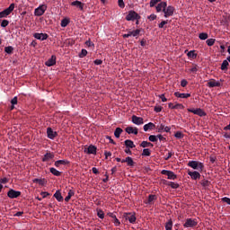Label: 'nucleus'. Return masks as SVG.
I'll return each instance as SVG.
<instances>
[{"label":"nucleus","mask_w":230,"mask_h":230,"mask_svg":"<svg viewBox=\"0 0 230 230\" xmlns=\"http://www.w3.org/2000/svg\"><path fill=\"white\" fill-rule=\"evenodd\" d=\"M207 45L211 47V46H214L215 45V42H216V40L215 39H208L207 40Z\"/></svg>","instance_id":"nucleus-47"},{"label":"nucleus","mask_w":230,"mask_h":230,"mask_svg":"<svg viewBox=\"0 0 230 230\" xmlns=\"http://www.w3.org/2000/svg\"><path fill=\"white\" fill-rule=\"evenodd\" d=\"M141 35V29H136V30H128V33L123 34V39H128L129 37H135V39H137Z\"/></svg>","instance_id":"nucleus-2"},{"label":"nucleus","mask_w":230,"mask_h":230,"mask_svg":"<svg viewBox=\"0 0 230 230\" xmlns=\"http://www.w3.org/2000/svg\"><path fill=\"white\" fill-rule=\"evenodd\" d=\"M40 195H41L42 199H46V197H49L50 194L49 192L42 191L40 193Z\"/></svg>","instance_id":"nucleus-58"},{"label":"nucleus","mask_w":230,"mask_h":230,"mask_svg":"<svg viewBox=\"0 0 230 230\" xmlns=\"http://www.w3.org/2000/svg\"><path fill=\"white\" fill-rule=\"evenodd\" d=\"M201 186H203V188H208L209 184H211V181H208V180H203L200 182Z\"/></svg>","instance_id":"nucleus-40"},{"label":"nucleus","mask_w":230,"mask_h":230,"mask_svg":"<svg viewBox=\"0 0 230 230\" xmlns=\"http://www.w3.org/2000/svg\"><path fill=\"white\" fill-rule=\"evenodd\" d=\"M7 197L9 199H18V197H21V191L11 189L7 192Z\"/></svg>","instance_id":"nucleus-10"},{"label":"nucleus","mask_w":230,"mask_h":230,"mask_svg":"<svg viewBox=\"0 0 230 230\" xmlns=\"http://www.w3.org/2000/svg\"><path fill=\"white\" fill-rule=\"evenodd\" d=\"M71 6H76V8H79L80 10H84V3L78 0L72 2Z\"/></svg>","instance_id":"nucleus-24"},{"label":"nucleus","mask_w":230,"mask_h":230,"mask_svg":"<svg viewBox=\"0 0 230 230\" xmlns=\"http://www.w3.org/2000/svg\"><path fill=\"white\" fill-rule=\"evenodd\" d=\"M121 163H127L128 166H131V167L136 164V163L130 156L126 157V159H122Z\"/></svg>","instance_id":"nucleus-22"},{"label":"nucleus","mask_w":230,"mask_h":230,"mask_svg":"<svg viewBox=\"0 0 230 230\" xmlns=\"http://www.w3.org/2000/svg\"><path fill=\"white\" fill-rule=\"evenodd\" d=\"M46 10H48V5L41 4L34 10V15L36 17H41L43 13H46Z\"/></svg>","instance_id":"nucleus-5"},{"label":"nucleus","mask_w":230,"mask_h":230,"mask_svg":"<svg viewBox=\"0 0 230 230\" xmlns=\"http://www.w3.org/2000/svg\"><path fill=\"white\" fill-rule=\"evenodd\" d=\"M222 202H226V204H228L230 206V199L227 197L221 199Z\"/></svg>","instance_id":"nucleus-54"},{"label":"nucleus","mask_w":230,"mask_h":230,"mask_svg":"<svg viewBox=\"0 0 230 230\" xmlns=\"http://www.w3.org/2000/svg\"><path fill=\"white\" fill-rule=\"evenodd\" d=\"M155 128V124L149 122L146 125H144V130L145 132H148V130H154Z\"/></svg>","instance_id":"nucleus-23"},{"label":"nucleus","mask_w":230,"mask_h":230,"mask_svg":"<svg viewBox=\"0 0 230 230\" xmlns=\"http://www.w3.org/2000/svg\"><path fill=\"white\" fill-rule=\"evenodd\" d=\"M173 12H175V7L169 5L164 7V17L167 19V17H172L173 15Z\"/></svg>","instance_id":"nucleus-8"},{"label":"nucleus","mask_w":230,"mask_h":230,"mask_svg":"<svg viewBox=\"0 0 230 230\" xmlns=\"http://www.w3.org/2000/svg\"><path fill=\"white\" fill-rule=\"evenodd\" d=\"M140 146L142 148H153L154 144H152L151 142H148V141H143V142H141Z\"/></svg>","instance_id":"nucleus-27"},{"label":"nucleus","mask_w":230,"mask_h":230,"mask_svg":"<svg viewBox=\"0 0 230 230\" xmlns=\"http://www.w3.org/2000/svg\"><path fill=\"white\" fill-rule=\"evenodd\" d=\"M125 146H127V148H136V145H134V141L130 140V139H127L125 140Z\"/></svg>","instance_id":"nucleus-29"},{"label":"nucleus","mask_w":230,"mask_h":230,"mask_svg":"<svg viewBox=\"0 0 230 230\" xmlns=\"http://www.w3.org/2000/svg\"><path fill=\"white\" fill-rule=\"evenodd\" d=\"M174 96H176V98H190L191 96L190 93H181L179 92H175L174 93Z\"/></svg>","instance_id":"nucleus-26"},{"label":"nucleus","mask_w":230,"mask_h":230,"mask_svg":"<svg viewBox=\"0 0 230 230\" xmlns=\"http://www.w3.org/2000/svg\"><path fill=\"white\" fill-rule=\"evenodd\" d=\"M222 85L220 82L215 80V79H210L208 83V87L213 88V87H220Z\"/></svg>","instance_id":"nucleus-18"},{"label":"nucleus","mask_w":230,"mask_h":230,"mask_svg":"<svg viewBox=\"0 0 230 230\" xmlns=\"http://www.w3.org/2000/svg\"><path fill=\"white\" fill-rule=\"evenodd\" d=\"M208 33L206 32H201L199 35V39H200V40H206L208 39Z\"/></svg>","instance_id":"nucleus-41"},{"label":"nucleus","mask_w":230,"mask_h":230,"mask_svg":"<svg viewBox=\"0 0 230 230\" xmlns=\"http://www.w3.org/2000/svg\"><path fill=\"white\" fill-rule=\"evenodd\" d=\"M167 23H168V20L162 21V22L158 24V28L163 29V28H164V26H166Z\"/></svg>","instance_id":"nucleus-50"},{"label":"nucleus","mask_w":230,"mask_h":230,"mask_svg":"<svg viewBox=\"0 0 230 230\" xmlns=\"http://www.w3.org/2000/svg\"><path fill=\"white\" fill-rule=\"evenodd\" d=\"M96 146H93V145H90L89 146H88V148H85L84 149V153L85 154H89V155H91V154H93V155H96Z\"/></svg>","instance_id":"nucleus-21"},{"label":"nucleus","mask_w":230,"mask_h":230,"mask_svg":"<svg viewBox=\"0 0 230 230\" xmlns=\"http://www.w3.org/2000/svg\"><path fill=\"white\" fill-rule=\"evenodd\" d=\"M54 158H55V154L51 152H47L41 158V161L42 163H48V161H51Z\"/></svg>","instance_id":"nucleus-12"},{"label":"nucleus","mask_w":230,"mask_h":230,"mask_svg":"<svg viewBox=\"0 0 230 230\" xmlns=\"http://www.w3.org/2000/svg\"><path fill=\"white\" fill-rule=\"evenodd\" d=\"M12 105H17V97H14L11 100Z\"/></svg>","instance_id":"nucleus-64"},{"label":"nucleus","mask_w":230,"mask_h":230,"mask_svg":"<svg viewBox=\"0 0 230 230\" xmlns=\"http://www.w3.org/2000/svg\"><path fill=\"white\" fill-rule=\"evenodd\" d=\"M229 66V61L225 59L221 64V71H227V67Z\"/></svg>","instance_id":"nucleus-31"},{"label":"nucleus","mask_w":230,"mask_h":230,"mask_svg":"<svg viewBox=\"0 0 230 230\" xmlns=\"http://www.w3.org/2000/svg\"><path fill=\"white\" fill-rule=\"evenodd\" d=\"M112 222L116 227H119L121 226V222H119V219L115 216V218L112 219Z\"/></svg>","instance_id":"nucleus-42"},{"label":"nucleus","mask_w":230,"mask_h":230,"mask_svg":"<svg viewBox=\"0 0 230 230\" xmlns=\"http://www.w3.org/2000/svg\"><path fill=\"white\" fill-rule=\"evenodd\" d=\"M167 186L172 188V190H177L179 188V183H175L173 181H168Z\"/></svg>","instance_id":"nucleus-39"},{"label":"nucleus","mask_w":230,"mask_h":230,"mask_svg":"<svg viewBox=\"0 0 230 230\" xmlns=\"http://www.w3.org/2000/svg\"><path fill=\"white\" fill-rule=\"evenodd\" d=\"M147 19H149V21H155V19H157V15L151 14L147 17Z\"/></svg>","instance_id":"nucleus-57"},{"label":"nucleus","mask_w":230,"mask_h":230,"mask_svg":"<svg viewBox=\"0 0 230 230\" xmlns=\"http://www.w3.org/2000/svg\"><path fill=\"white\" fill-rule=\"evenodd\" d=\"M156 137L160 141H166V137H163V135H157Z\"/></svg>","instance_id":"nucleus-62"},{"label":"nucleus","mask_w":230,"mask_h":230,"mask_svg":"<svg viewBox=\"0 0 230 230\" xmlns=\"http://www.w3.org/2000/svg\"><path fill=\"white\" fill-rule=\"evenodd\" d=\"M188 175H190V177L192 179V181H197L199 179H200V172H197V171H189L188 172Z\"/></svg>","instance_id":"nucleus-16"},{"label":"nucleus","mask_w":230,"mask_h":230,"mask_svg":"<svg viewBox=\"0 0 230 230\" xmlns=\"http://www.w3.org/2000/svg\"><path fill=\"white\" fill-rule=\"evenodd\" d=\"M14 9H15V4H11L8 8L0 12V19H4V17H8V15H10V13H12Z\"/></svg>","instance_id":"nucleus-3"},{"label":"nucleus","mask_w":230,"mask_h":230,"mask_svg":"<svg viewBox=\"0 0 230 230\" xmlns=\"http://www.w3.org/2000/svg\"><path fill=\"white\" fill-rule=\"evenodd\" d=\"M119 8H125V2H123V0H119Z\"/></svg>","instance_id":"nucleus-61"},{"label":"nucleus","mask_w":230,"mask_h":230,"mask_svg":"<svg viewBox=\"0 0 230 230\" xmlns=\"http://www.w3.org/2000/svg\"><path fill=\"white\" fill-rule=\"evenodd\" d=\"M10 24V22L8 20H3L1 22L2 28H6Z\"/></svg>","instance_id":"nucleus-51"},{"label":"nucleus","mask_w":230,"mask_h":230,"mask_svg":"<svg viewBox=\"0 0 230 230\" xmlns=\"http://www.w3.org/2000/svg\"><path fill=\"white\" fill-rule=\"evenodd\" d=\"M188 166L193 170H198V172H203L204 170V164L199 161H189Z\"/></svg>","instance_id":"nucleus-1"},{"label":"nucleus","mask_w":230,"mask_h":230,"mask_svg":"<svg viewBox=\"0 0 230 230\" xmlns=\"http://www.w3.org/2000/svg\"><path fill=\"white\" fill-rule=\"evenodd\" d=\"M97 217H98L99 218H102V219L105 218V213H103V210L99 209V210L97 211Z\"/></svg>","instance_id":"nucleus-44"},{"label":"nucleus","mask_w":230,"mask_h":230,"mask_svg":"<svg viewBox=\"0 0 230 230\" xmlns=\"http://www.w3.org/2000/svg\"><path fill=\"white\" fill-rule=\"evenodd\" d=\"M139 19H141V16L136 11H129L126 16V21H137Z\"/></svg>","instance_id":"nucleus-6"},{"label":"nucleus","mask_w":230,"mask_h":230,"mask_svg":"<svg viewBox=\"0 0 230 230\" xmlns=\"http://www.w3.org/2000/svg\"><path fill=\"white\" fill-rule=\"evenodd\" d=\"M8 182V178H1L0 184H6Z\"/></svg>","instance_id":"nucleus-59"},{"label":"nucleus","mask_w":230,"mask_h":230,"mask_svg":"<svg viewBox=\"0 0 230 230\" xmlns=\"http://www.w3.org/2000/svg\"><path fill=\"white\" fill-rule=\"evenodd\" d=\"M161 173L162 175H166L167 179H169L170 181H175V179H177V174H174L172 171L163 170Z\"/></svg>","instance_id":"nucleus-9"},{"label":"nucleus","mask_w":230,"mask_h":230,"mask_svg":"<svg viewBox=\"0 0 230 230\" xmlns=\"http://www.w3.org/2000/svg\"><path fill=\"white\" fill-rule=\"evenodd\" d=\"M75 196V190H70L68 191L67 196L65 198V202H69V200H71V197Z\"/></svg>","instance_id":"nucleus-33"},{"label":"nucleus","mask_w":230,"mask_h":230,"mask_svg":"<svg viewBox=\"0 0 230 230\" xmlns=\"http://www.w3.org/2000/svg\"><path fill=\"white\" fill-rule=\"evenodd\" d=\"M123 132V129L121 128H117L114 131L115 137L119 138V136H121V133Z\"/></svg>","instance_id":"nucleus-37"},{"label":"nucleus","mask_w":230,"mask_h":230,"mask_svg":"<svg viewBox=\"0 0 230 230\" xmlns=\"http://www.w3.org/2000/svg\"><path fill=\"white\" fill-rule=\"evenodd\" d=\"M50 173L52 175H55L56 177H60L62 175V172H60L58 170H57L55 167H51L49 169Z\"/></svg>","instance_id":"nucleus-28"},{"label":"nucleus","mask_w":230,"mask_h":230,"mask_svg":"<svg viewBox=\"0 0 230 230\" xmlns=\"http://www.w3.org/2000/svg\"><path fill=\"white\" fill-rule=\"evenodd\" d=\"M173 152H168V155L166 156H164V160L168 161L169 159L172 158V155H173Z\"/></svg>","instance_id":"nucleus-53"},{"label":"nucleus","mask_w":230,"mask_h":230,"mask_svg":"<svg viewBox=\"0 0 230 230\" xmlns=\"http://www.w3.org/2000/svg\"><path fill=\"white\" fill-rule=\"evenodd\" d=\"M60 164H69V161H67V160H58L54 164L56 168H58L60 166Z\"/></svg>","instance_id":"nucleus-30"},{"label":"nucleus","mask_w":230,"mask_h":230,"mask_svg":"<svg viewBox=\"0 0 230 230\" xmlns=\"http://www.w3.org/2000/svg\"><path fill=\"white\" fill-rule=\"evenodd\" d=\"M47 136H48L49 139H55V137H57V136H58V133H57V131H53V128H47Z\"/></svg>","instance_id":"nucleus-15"},{"label":"nucleus","mask_w":230,"mask_h":230,"mask_svg":"<svg viewBox=\"0 0 230 230\" xmlns=\"http://www.w3.org/2000/svg\"><path fill=\"white\" fill-rule=\"evenodd\" d=\"M154 111H155V112H161V111H163V107L155 106Z\"/></svg>","instance_id":"nucleus-56"},{"label":"nucleus","mask_w":230,"mask_h":230,"mask_svg":"<svg viewBox=\"0 0 230 230\" xmlns=\"http://www.w3.org/2000/svg\"><path fill=\"white\" fill-rule=\"evenodd\" d=\"M125 130H126L127 134H134L135 136H137V134H138L137 128H133V127L129 126V127H127L125 128Z\"/></svg>","instance_id":"nucleus-20"},{"label":"nucleus","mask_w":230,"mask_h":230,"mask_svg":"<svg viewBox=\"0 0 230 230\" xmlns=\"http://www.w3.org/2000/svg\"><path fill=\"white\" fill-rule=\"evenodd\" d=\"M34 39H37L38 40H48V38L49 37L47 33H39L36 32L33 34Z\"/></svg>","instance_id":"nucleus-13"},{"label":"nucleus","mask_w":230,"mask_h":230,"mask_svg":"<svg viewBox=\"0 0 230 230\" xmlns=\"http://www.w3.org/2000/svg\"><path fill=\"white\" fill-rule=\"evenodd\" d=\"M55 64H57V56L55 55H52L51 58L45 62V66L48 67H51L52 66H55Z\"/></svg>","instance_id":"nucleus-14"},{"label":"nucleus","mask_w":230,"mask_h":230,"mask_svg":"<svg viewBox=\"0 0 230 230\" xmlns=\"http://www.w3.org/2000/svg\"><path fill=\"white\" fill-rule=\"evenodd\" d=\"M154 200H157V196L150 194L148 196L146 204H152V202H154Z\"/></svg>","instance_id":"nucleus-34"},{"label":"nucleus","mask_w":230,"mask_h":230,"mask_svg":"<svg viewBox=\"0 0 230 230\" xmlns=\"http://www.w3.org/2000/svg\"><path fill=\"white\" fill-rule=\"evenodd\" d=\"M131 120H132V123H134V125H143L144 123L143 118L137 117L136 115H133L131 117Z\"/></svg>","instance_id":"nucleus-17"},{"label":"nucleus","mask_w":230,"mask_h":230,"mask_svg":"<svg viewBox=\"0 0 230 230\" xmlns=\"http://www.w3.org/2000/svg\"><path fill=\"white\" fill-rule=\"evenodd\" d=\"M123 217L126 220H128L130 224H136V215L130 213H124Z\"/></svg>","instance_id":"nucleus-11"},{"label":"nucleus","mask_w":230,"mask_h":230,"mask_svg":"<svg viewBox=\"0 0 230 230\" xmlns=\"http://www.w3.org/2000/svg\"><path fill=\"white\" fill-rule=\"evenodd\" d=\"M164 130V125L161 124L157 128V132H163Z\"/></svg>","instance_id":"nucleus-63"},{"label":"nucleus","mask_w":230,"mask_h":230,"mask_svg":"<svg viewBox=\"0 0 230 230\" xmlns=\"http://www.w3.org/2000/svg\"><path fill=\"white\" fill-rule=\"evenodd\" d=\"M157 3H161V0H150L151 8H154V6L157 4Z\"/></svg>","instance_id":"nucleus-52"},{"label":"nucleus","mask_w":230,"mask_h":230,"mask_svg":"<svg viewBox=\"0 0 230 230\" xmlns=\"http://www.w3.org/2000/svg\"><path fill=\"white\" fill-rule=\"evenodd\" d=\"M181 87H186V85H188V81L186 79L181 80Z\"/></svg>","instance_id":"nucleus-60"},{"label":"nucleus","mask_w":230,"mask_h":230,"mask_svg":"<svg viewBox=\"0 0 230 230\" xmlns=\"http://www.w3.org/2000/svg\"><path fill=\"white\" fill-rule=\"evenodd\" d=\"M168 6V4L166 2H161L160 4H157L156 12L159 13L160 12H164V8Z\"/></svg>","instance_id":"nucleus-19"},{"label":"nucleus","mask_w":230,"mask_h":230,"mask_svg":"<svg viewBox=\"0 0 230 230\" xmlns=\"http://www.w3.org/2000/svg\"><path fill=\"white\" fill-rule=\"evenodd\" d=\"M197 226H199V221L197 219H193V218H187L185 220V223L183 224V227L185 228H193V227H197Z\"/></svg>","instance_id":"nucleus-4"},{"label":"nucleus","mask_w":230,"mask_h":230,"mask_svg":"<svg viewBox=\"0 0 230 230\" xmlns=\"http://www.w3.org/2000/svg\"><path fill=\"white\" fill-rule=\"evenodd\" d=\"M173 228V221L169 219L168 222L165 223V230H172Z\"/></svg>","instance_id":"nucleus-32"},{"label":"nucleus","mask_w":230,"mask_h":230,"mask_svg":"<svg viewBox=\"0 0 230 230\" xmlns=\"http://www.w3.org/2000/svg\"><path fill=\"white\" fill-rule=\"evenodd\" d=\"M67 24H69V20L64 19V20L61 21V27L62 28H66V26H67Z\"/></svg>","instance_id":"nucleus-49"},{"label":"nucleus","mask_w":230,"mask_h":230,"mask_svg":"<svg viewBox=\"0 0 230 230\" xmlns=\"http://www.w3.org/2000/svg\"><path fill=\"white\" fill-rule=\"evenodd\" d=\"M174 137H176L177 139H182V137H184V134H182V132L181 131H177L174 134Z\"/></svg>","instance_id":"nucleus-45"},{"label":"nucleus","mask_w":230,"mask_h":230,"mask_svg":"<svg viewBox=\"0 0 230 230\" xmlns=\"http://www.w3.org/2000/svg\"><path fill=\"white\" fill-rule=\"evenodd\" d=\"M54 198L58 200V202H63L64 197H62V193H60V190H57L54 194Z\"/></svg>","instance_id":"nucleus-25"},{"label":"nucleus","mask_w":230,"mask_h":230,"mask_svg":"<svg viewBox=\"0 0 230 230\" xmlns=\"http://www.w3.org/2000/svg\"><path fill=\"white\" fill-rule=\"evenodd\" d=\"M188 112H191L192 114H195L196 116H199L200 118H204L206 116V111L200 108L197 109H188Z\"/></svg>","instance_id":"nucleus-7"},{"label":"nucleus","mask_w":230,"mask_h":230,"mask_svg":"<svg viewBox=\"0 0 230 230\" xmlns=\"http://www.w3.org/2000/svg\"><path fill=\"white\" fill-rule=\"evenodd\" d=\"M84 57H87V50L85 49H83L79 54V58H84Z\"/></svg>","instance_id":"nucleus-48"},{"label":"nucleus","mask_w":230,"mask_h":230,"mask_svg":"<svg viewBox=\"0 0 230 230\" xmlns=\"http://www.w3.org/2000/svg\"><path fill=\"white\" fill-rule=\"evenodd\" d=\"M151 155H152V152L150 151V149L148 148L143 149L142 155L144 157H150Z\"/></svg>","instance_id":"nucleus-35"},{"label":"nucleus","mask_w":230,"mask_h":230,"mask_svg":"<svg viewBox=\"0 0 230 230\" xmlns=\"http://www.w3.org/2000/svg\"><path fill=\"white\" fill-rule=\"evenodd\" d=\"M4 52L7 53V55H12L13 53V47L12 46L5 47Z\"/></svg>","instance_id":"nucleus-38"},{"label":"nucleus","mask_w":230,"mask_h":230,"mask_svg":"<svg viewBox=\"0 0 230 230\" xmlns=\"http://www.w3.org/2000/svg\"><path fill=\"white\" fill-rule=\"evenodd\" d=\"M32 181L40 184V186H44V184H46V181L44 179L36 178L32 180Z\"/></svg>","instance_id":"nucleus-36"},{"label":"nucleus","mask_w":230,"mask_h":230,"mask_svg":"<svg viewBox=\"0 0 230 230\" xmlns=\"http://www.w3.org/2000/svg\"><path fill=\"white\" fill-rule=\"evenodd\" d=\"M187 57L190 58H197V54H195V50H190L188 52Z\"/></svg>","instance_id":"nucleus-46"},{"label":"nucleus","mask_w":230,"mask_h":230,"mask_svg":"<svg viewBox=\"0 0 230 230\" xmlns=\"http://www.w3.org/2000/svg\"><path fill=\"white\" fill-rule=\"evenodd\" d=\"M173 108H174V109L182 110V109H184V105H182V104H181V103H176Z\"/></svg>","instance_id":"nucleus-55"},{"label":"nucleus","mask_w":230,"mask_h":230,"mask_svg":"<svg viewBox=\"0 0 230 230\" xmlns=\"http://www.w3.org/2000/svg\"><path fill=\"white\" fill-rule=\"evenodd\" d=\"M148 139L151 141V143H157V136L155 135H150Z\"/></svg>","instance_id":"nucleus-43"}]
</instances>
